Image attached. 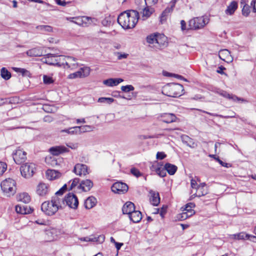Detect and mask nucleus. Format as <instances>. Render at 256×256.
<instances>
[{
    "label": "nucleus",
    "mask_w": 256,
    "mask_h": 256,
    "mask_svg": "<svg viewBox=\"0 0 256 256\" xmlns=\"http://www.w3.org/2000/svg\"><path fill=\"white\" fill-rule=\"evenodd\" d=\"M139 18L138 12L134 10H130L121 13L118 16V22L124 29L134 28Z\"/></svg>",
    "instance_id": "obj_1"
},
{
    "label": "nucleus",
    "mask_w": 256,
    "mask_h": 256,
    "mask_svg": "<svg viewBox=\"0 0 256 256\" xmlns=\"http://www.w3.org/2000/svg\"><path fill=\"white\" fill-rule=\"evenodd\" d=\"M62 208L60 198L56 196H52L50 201L44 202L41 206L42 210L48 216L54 214L59 209Z\"/></svg>",
    "instance_id": "obj_2"
},
{
    "label": "nucleus",
    "mask_w": 256,
    "mask_h": 256,
    "mask_svg": "<svg viewBox=\"0 0 256 256\" xmlns=\"http://www.w3.org/2000/svg\"><path fill=\"white\" fill-rule=\"evenodd\" d=\"M183 86L176 83L168 84L162 90V94L170 97H178L184 94Z\"/></svg>",
    "instance_id": "obj_3"
},
{
    "label": "nucleus",
    "mask_w": 256,
    "mask_h": 256,
    "mask_svg": "<svg viewBox=\"0 0 256 256\" xmlns=\"http://www.w3.org/2000/svg\"><path fill=\"white\" fill-rule=\"evenodd\" d=\"M36 165L33 162H26L22 164L20 167L21 174L26 178H31L36 172Z\"/></svg>",
    "instance_id": "obj_4"
},
{
    "label": "nucleus",
    "mask_w": 256,
    "mask_h": 256,
    "mask_svg": "<svg viewBox=\"0 0 256 256\" xmlns=\"http://www.w3.org/2000/svg\"><path fill=\"white\" fill-rule=\"evenodd\" d=\"M16 182L12 178L6 179L1 182V188L8 196L13 195L16 192Z\"/></svg>",
    "instance_id": "obj_5"
},
{
    "label": "nucleus",
    "mask_w": 256,
    "mask_h": 256,
    "mask_svg": "<svg viewBox=\"0 0 256 256\" xmlns=\"http://www.w3.org/2000/svg\"><path fill=\"white\" fill-rule=\"evenodd\" d=\"M208 22V19L204 16L194 18L189 20L188 26L190 30H198L203 28Z\"/></svg>",
    "instance_id": "obj_6"
},
{
    "label": "nucleus",
    "mask_w": 256,
    "mask_h": 256,
    "mask_svg": "<svg viewBox=\"0 0 256 256\" xmlns=\"http://www.w3.org/2000/svg\"><path fill=\"white\" fill-rule=\"evenodd\" d=\"M60 202L62 206L63 205H64L66 203V205L73 209H76L78 205V198L73 193L68 194L65 196L64 199L60 198Z\"/></svg>",
    "instance_id": "obj_7"
},
{
    "label": "nucleus",
    "mask_w": 256,
    "mask_h": 256,
    "mask_svg": "<svg viewBox=\"0 0 256 256\" xmlns=\"http://www.w3.org/2000/svg\"><path fill=\"white\" fill-rule=\"evenodd\" d=\"M90 68L88 66H84L81 68L79 70L70 74L68 76V78L70 79H74L76 78H82L88 76L90 73Z\"/></svg>",
    "instance_id": "obj_8"
},
{
    "label": "nucleus",
    "mask_w": 256,
    "mask_h": 256,
    "mask_svg": "<svg viewBox=\"0 0 256 256\" xmlns=\"http://www.w3.org/2000/svg\"><path fill=\"white\" fill-rule=\"evenodd\" d=\"M112 190L116 194H124L128 190V186L125 183L122 182H116L113 184Z\"/></svg>",
    "instance_id": "obj_9"
},
{
    "label": "nucleus",
    "mask_w": 256,
    "mask_h": 256,
    "mask_svg": "<svg viewBox=\"0 0 256 256\" xmlns=\"http://www.w3.org/2000/svg\"><path fill=\"white\" fill-rule=\"evenodd\" d=\"M26 153L22 150L18 149L13 154V158L15 162L20 164L24 162L26 159Z\"/></svg>",
    "instance_id": "obj_10"
},
{
    "label": "nucleus",
    "mask_w": 256,
    "mask_h": 256,
    "mask_svg": "<svg viewBox=\"0 0 256 256\" xmlns=\"http://www.w3.org/2000/svg\"><path fill=\"white\" fill-rule=\"evenodd\" d=\"M73 172L77 175L80 176H86L89 172H88V166L82 164H77L75 165Z\"/></svg>",
    "instance_id": "obj_11"
},
{
    "label": "nucleus",
    "mask_w": 256,
    "mask_h": 256,
    "mask_svg": "<svg viewBox=\"0 0 256 256\" xmlns=\"http://www.w3.org/2000/svg\"><path fill=\"white\" fill-rule=\"evenodd\" d=\"M48 186L44 182H40L36 188V192L40 196H46L48 194Z\"/></svg>",
    "instance_id": "obj_12"
},
{
    "label": "nucleus",
    "mask_w": 256,
    "mask_h": 256,
    "mask_svg": "<svg viewBox=\"0 0 256 256\" xmlns=\"http://www.w3.org/2000/svg\"><path fill=\"white\" fill-rule=\"evenodd\" d=\"M160 118L161 121L167 124L175 122L177 120V117L176 115L172 113L162 114L160 116Z\"/></svg>",
    "instance_id": "obj_13"
},
{
    "label": "nucleus",
    "mask_w": 256,
    "mask_h": 256,
    "mask_svg": "<svg viewBox=\"0 0 256 256\" xmlns=\"http://www.w3.org/2000/svg\"><path fill=\"white\" fill-rule=\"evenodd\" d=\"M218 56L222 60L228 63L231 62L233 60V58L230 54V52L226 49L220 50L219 52Z\"/></svg>",
    "instance_id": "obj_14"
},
{
    "label": "nucleus",
    "mask_w": 256,
    "mask_h": 256,
    "mask_svg": "<svg viewBox=\"0 0 256 256\" xmlns=\"http://www.w3.org/2000/svg\"><path fill=\"white\" fill-rule=\"evenodd\" d=\"M167 43L166 38L163 34H158L157 36L156 44L154 45V47L158 49H160L166 46Z\"/></svg>",
    "instance_id": "obj_15"
},
{
    "label": "nucleus",
    "mask_w": 256,
    "mask_h": 256,
    "mask_svg": "<svg viewBox=\"0 0 256 256\" xmlns=\"http://www.w3.org/2000/svg\"><path fill=\"white\" fill-rule=\"evenodd\" d=\"M93 186L92 182L88 179L82 180L78 186L79 189L82 190L84 192L89 191Z\"/></svg>",
    "instance_id": "obj_16"
},
{
    "label": "nucleus",
    "mask_w": 256,
    "mask_h": 256,
    "mask_svg": "<svg viewBox=\"0 0 256 256\" xmlns=\"http://www.w3.org/2000/svg\"><path fill=\"white\" fill-rule=\"evenodd\" d=\"M150 169L152 171L155 172L162 178L166 176V170H165L164 166L162 168L161 166H160L158 164H152L150 167Z\"/></svg>",
    "instance_id": "obj_17"
},
{
    "label": "nucleus",
    "mask_w": 256,
    "mask_h": 256,
    "mask_svg": "<svg viewBox=\"0 0 256 256\" xmlns=\"http://www.w3.org/2000/svg\"><path fill=\"white\" fill-rule=\"evenodd\" d=\"M50 152L52 154L58 156L62 152H68L69 150L64 146H60L50 148Z\"/></svg>",
    "instance_id": "obj_18"
},
{
    "label": "nucleus",
    "mask_w": 256,
    "mask_h": 256,
    "mask_svg": "<svg viewBox=\"0 0 256 256\" xmlns=\"http://www.w3.org/2000/svg\"><path fill=\"white\" fill-rule=\"evenodd\" d=\"M130 220L134 223H137L140 221L142 218V214L139 210H136L132 212L128 215Z\"/></svg>",
    "instance_id": "obj_19"
},
{
    "label": "nucleus",
    "mask_w": 256,
    "mask_h": 256,
    "mask_svg": "<svg viewBox=\"0 0 256 256\" xmlns=\"http://www.w3.org/2000/svg\"><path fill=\"white\" fill-rule=\"evenodd\" d=\"M16 210L17 213L26 214H30L32 210L28 206L18 204L16 206Z\"/></svg>",
    "instance_id": "obj_20"
},
{
    "label": "nucleus",
    "mask_w": 256,
    "mask_h": 256,
    "mask_svg": "<svg viewBox=\"0 0 256 256\" xmlns=\"http://www.w3.org/2000/svg\"><path fill=\"white\" fill-rule=\"evenodd\" d=\"M44 62L50 65L58 66L57 56L48 54L46 58H44Z\"/></svg>",
    "instance_id": "obj_21"
},
{
    "label": "nucleus",
    "mask_w": 256,
    "mask_h": 256,
    "mask_svg": "<svg viewBox=\"0 0 256 256\" xmlns=\"http://www.w3.org/2000/svg\"><path fill=\"white\" fill-rule=\"evenodd\" d=\"M124 80L121 78H110L103 81V84L108 86H114L118 85L122 82Z\"/></svg>",
    "instance_id": "obj_22"
},
{
    "label": "nucleus",
    "mask_w": 256,
    "mask_h": 256,
    "mask_svg": "<svg viewBox=\"0 0 256 256\" xmlns=\"http://www.w3.org/2000/svg\"><path fill=\"white\" fill-rule=\"evenodd\" d=\"M135 210L134 204L130 202H127L123 206L122 211L124 214H130Z\"/></svg>",
    "instance_id": "obj_23"
},
{
    "label": "nucleus",
    "mask_w": 256,
    "mask_h": 256,
    "mask_svg": "<svg viewBox=\"0 0 256 256\" xmlns=\"http://www.w3.org/2000/svg\"><path fill=\"white\" fill-rule=\"evenodd\" d=\"M76 59L72 56H67L66 65L68 68L71 70H75L78 67V64L76 62Z\"/></svg>",
    "instance_id": "obj_24"
},
{
    "label": "nucleus",
    "mask_w": 256,
    "mask_h": 256,
    "mask_svg": "<svg viewBox=\"0 0 256 256\" xmlns=\"http://www.w3.org/2000/svg\"><path fill=\"white\" fill-rule=\"evenodd\" d=\"M29 56H40L42 55V50L40 48H34L29 50L26 52Z\"/></svg>",
    "instance_id": "obj_25"
},
{
    "label": "nucleus",
    "mask_w": 256,
    "mask_h": 256,
    "mask_svg": "<svg viewBox=\"0 0 256 256\" xmlns=\"http://www.w3.org/2000/svg\"><path fill=\"white\" fill-rule=\"evenodd\" d=\"M176 2V0H173L171 7L166 8L165 10L162 12L160 18V22L162 24L163 22L166 20V18L168 14L172 12L173 8Z\"/></svg>",
    "instance_id": "obj_26"
},
{
    "label": "nucleus",
    "mask_w": 256,
    "mask_h": 256,
    "mask_svg": "<svg viewBox=\"0 0 256 256\" xmlns=\"http://www.w3.org/2000/svg\"><path fill=\"white\" fill-rule=\"evenodd\" d=\"M151 6H146V7L143 9L142 12L143 20L147 19L154 12V9Z\"/></svg>",
    "instance_id": "obj_27"
},
{
    "label": "nucleus",
    "mask_w": 256,
    "mask_h": 256,
    "mask_svg": "<svg viewBox=\"0 0 256 256\" xmlns=\"http://www.w3.org/2000/svg\"><path fill=\"white\" fill-rule=\"evenodd\" d=\"M60 173L57 170H48L46 172L47 178L50 180H53L59 178L60 176Z\"/></svg>",
    "instance_id": "obj_28"
},
{
    "label": "nucleus",
    "mask_w": 256,
    "mask_h": 256,
    "mask_svg": "<svg viewBox=\"0 0 256 256\" xmlns=\"http://www.w3.org/2000/svg\"><path fill=\"white\" fill-rule=\"evenodd\" d=\"M74 130H77L78 134H80L82 132L92 131L93 130L94 127L91 126L85 125L80 126H74Z\"/></svg>",
    "instance_id": "obj_29"
},
{
    "label": "nucleus",
    "mask_w": 256,
    "mask_h": 256,
    "mask_svg": "<svg viewBox=\"0 0 256 256\" xmlns=\"http://www.w3.org/2000/svg\"><path fill=\"white\" fill-rule=\"evenodd\" d=\"M238 8V3L236 2L233 1L228 6L225 12L227 14H232Z\"/></svg>",
    "instance_id": "obj_30"
},
{
    "label": "nucleus",
    "mask_w": 256,
    "mask_h": 256,
    "mask_svg": "<svg viewBox=\"0 0 256 256\" xmlns=\"http://www.w3.org/2000/svg\"><path fill=\"white\" fill-rule=\"evenodd\" d=\"M150 194H151V198H150V200L152 204L155 206H158L160 202L159 194L154 191H151Z\"/></svg>",
    "instance_id": "obj_31"
},
{
    "label": "nucleus",
    "mask_w": 256,
    "mask_h": 256,
    "mask_svg": "<svg viewBox=\"0 0 256 256\" xmlns=\"http://www.w3.org/2000/svg\"><path fill=\"white\" fill-rule=\"evenodd\" d=\"M96 200L94 196L88 197L84 202V206L87 209L93 208L96 204Z\"/></svg>",
    "instance_id": "obj_32"
},
{
    "label": "nucleus",
    "mask_w": 256,
    "mask_h": 256,
    "mask_svg": "<svg viewBox=\"0 0 256 256\" xmlns=\"http://www.w3.org/2000/svg\"><path fill=\"white\" fill-rule=\"evenodd\" d=\"M18 201L22 202L24 204L28 203L30 200V196L26 192L20 194L17 196Z\"/></svg>",
    "instance_id": "obj_33"
},
{
    "label": "nucleus",
    "mask_w": 256,
    "mask_h": 256,
    "mask_svg": "<svg viewBox=\"0 0 256 256\" xmlns=\"http://www.w3.org/2000/svg\"><path fill=\"white\" fill-rule=\"evenodd\" d=\"M164 168L165 170H166L167 172L170 175L174 174L178 169L176 166L170 163H166L164 165Z\"/></svg>",
    "instance_id": "obj_34"
},
{
    "label": "nucleus",
    "mask_w": 256,
    "mask_h": 256,
    "mask_svg": "<svg viewBox=\"0 0 256 256\" xmlns=\"http://www.w3.org/2000/svg\"><path fill=\"white\" fill-rule=\"evenodd\" d=\"M105 237L104 235H100L96 237L92 236L91 237H86V242H96L98 243H102L104 240Z\"/></svg>",
    "instance_id": "obj_35"
},
{
    "label": "nucleus",
    "mask_w": 256,
    "mask_h": 256,
    "mask_svg": "<svg viewBox=\"0 0 256 256\" xmlns=\"http://www.w3.org/2000/svg\"><path fill=\"white\" fill-rule=\"evenodd\" d=\"M220 95H222L223 96H224L225 98H228V99L232 100L234 101L238 100V101H241L242 102H247L246 100H244V99H243L242 98H238L236 96H234V95L230 94H228L226 92H222L220 94Z\"/></svg>",
    "instance_id": "obj_36"
},
{
    "label": "nucleus",
    "mask_w": 256,
    "mask_h": 256,
    "mask_svg": "<svg viewBox=\"0 0 256 256\" xmlns=\"http://www.w3.org/2000/svg\"><path fill=\"white\" fill-rule=\"evenodd\" d=\"M208 193V190L206 188L197 187L196 192L192 196L200 197L205 196Z\"/></svg>",
    "instance_id": "obj_37"
},
{
    "label": "nucleus",
    "mask_w": 256,
    "mask_h": 256,
    "mask_svg": "<svg viewBox=\"0 0 256 256\" xmlns=\"http://www.w3.org/2000/svg\"><path fill=\"white\" fill-rule=\"evenodd\" d=\"M182 140L183 143L186 144L190 148H194V142H193L192 140L188 136H182Z\"/></svg>",
    "instance_id": "obj_38"
},
{
    "label": "nucleus",
    "mask_w": 256,
    "mask_h": 256,
    "mask_svg": "<svg viewBox=\"0 0 256 256\" xmlns=\"http://www.w3.org/2000/svg\"><path fill=\"white\" fill-rule=\"evenodd\" d=\"M234 238L237 240H244L245 238L249 239L252 238L256 240V236L246 234L244 232H240L239 234H234Z\"/></svg>",
    "instance_id": "obj_39"
},
{
    "label": "nucleus",
    "mask_w": 256,
    "mask_h": 256,
    "mask_svg": "<svg viewBox=\"0 0 256 256\" xmlns=\"http://www.w3.org/2000/svg\"><path fill=\"white\" fill-rule=\"evenodd\" d=\"M36 29L41 32L42 33L44 34L46 32H51L52 30V28L50 26L47 25H41L36 27Z\"/></svg>",
    "instance_id": "obj_40"
},
{
    "label": "nucleus",
    "mask_w": 256,
    "mask_h": 256,
    "mask_svg": "<svg viewBox=\"0 0 256 256\" xmlns=\"http://www.w3.org/2000/svg\"><path fill=\"white\" fill-rule=\"evenodd\" d=\"M1 76L5 80H8L11 78L10 72L4 67L1 69Z\"/></svg>",
    "instance_id": "obj_41"
},
{
    "label": "nucleus",
    "mask_w": 256,
    "mask_h": 256,
    "mask_svg": "<svg viewBox=\"0 0 256 256\" xmlns=\"http://www.w3.org/2000/svg\"><path fill=\"white\" fill-rule=\"evenodd\" d=\"M157 34H152L146 37V41L150 44H152L154 46L156 44L157 40Z\"/></svg>",
    "instance_id": "obj_42"
},
{
    "label": "nucleus",
    "mask_w": 256,
    "mask_h": 256,
    "mask_svg": "<svg viewBox=\"0 0 256 256\" xmlns=\"http://www.w3.org/2000/svg\"><path fill=\"white\" fill-rule=\"evenodd\" d=\"M115 101V100L111 98H106V97H101L98 100V102L100 103H106L108 104H110L112 102H114Z\"/></svg>",
    "instance_id": "obj_43"
},
{
    "label": "nucleus",
    "mask_w": 256,
    "mask_h": 256,
    "mask_svg": "<svg viewBox=\"0 0 256 256\" xmlns=\"http://www.w3.org/2000/svg\"><path fill=\"white\" fill-rule=\"evenodd\" d=\"M58 60V66H62L66 65V62L67 60V56H57Z\"/></svg>",
    "instance_id": "obj_44"
},
{
    "label": "nucleus",
    "mask_w": 256,
    "mask_h": 256,
    "mask_svg": "<svg viewBox=\"0 0 256 256\" xmlns=\"http://www.w3.org/2000/svg\"><path fill=\"white\" fill-rule=\"evenodd\" d=\"M12 69L16 72L22 74V76H29L30 75V72L24 68L13 67Z\"/></svg>",
    "instance_id": "obj_45"
},
{
    "label": "nucleus",
    "mask_w": 256,
    "mask_h": 256,
    "mask_svg": "<svg viewBox=\"0 0 256 256\" xmlns=\"http://www.w3.org/2000/svg\"><path fill=\"white\" fill-rule=\"evenodd\" d=\"M56 230L54 229H52L48 230H47L46 232V234L48 236H51V238H50L49 240H53L56 238Z\"/></svg>",
    "instance_id": "obj_46"
},
{
    "label": "nucleus",
    "mask_w": 256,
    "mask_h": 256,
    "mask_svg": "<svg viewBox=\"0 0 256 256\" xmlns=\"http://www.w3.org/2000/svg\"><path fill=\"white\" fill-rule=\"evenodd\" d=\"M188 218V214L184 212L181 214H179L176 216V220H178L182 221Z\"/></svg>",
    "instance_id": "obj_47"
},
{
    "label": "nucleus",
    "mask_w": 256,
    "mask_h": 256,
    "mask_svg": "<svg viewBox=\"0 0 256 256\" xmlns=\"http://www.w3.org/2000/svg\"><path fill=\"white\" fill-rule=\"evenodd\" d=\"M44 82L46 84H50L54 82L52 77L44 75L43 76Z\"/></svg>",
    "instance_id": "obj_48"
},
{
    "label": "nucleus",
    "mask_w": 256,
    "mask_h": 256,
    "mask_svg": "<svg viewBox=\"0 0 256 256\" xmlns=\"http://www.w3.org/2000/svg\"><path fill=\"white\" fill-rule=\"evenodd\" d=\"M134 89V87L132 85H126L124 86H122L121 90L122 91L128 92L130 91H132Z\"/></svg>",
    "instance_id": "obj_49"
},
{
    "label": "nucleus",
    "mask_w": 256,
    "mask_h": 256,
    "mask_svg": "<svg viewBox=\"0 0 256 256\" xmlns=\"http://www.w3.org/2000/svg\"><path fill=\"white\" fill-rule=\"evenodd\" d=\"M250 12V6L248 4H244L242 10V14L245 16H248Z\"/></svg>",
    "instance_id": "obj_50"
},
{
    "label": "nucleus",
    "mask_w": 256,
    "mask_h": 256,
    "mask_svg": "<svg viewBox=\"0 0 256 256\" xmlns=\"http://www.w3.org/2000/svg\"><path fill=\"white\" fill-rule=\"evenodd\" d=\"M62 132H66L70 134H78L77 130H74V127L69 128L68 129L62 130Z\"/></svg>",
    "instance_id": "obj_51"
},
{
    "label": "nucleus",
    "mask_w": 256,
    "mask_h": 256,
    "mask_svg": "<svg viewBox=\"0 0 256 256\" xmlns=\"http://www.w3.org/2000/svg\"><path fill=\"white\" fill-rule=\"evenodd\" d=\"M130 172L136 178H138L142 175L139 170L135 168H132L130 169Z\"/></svg>",
    "instance_id": "obj_52"
},
{
    "label": "nucleus",
    "mask_w": 256,
    "mask_h": 256,
    "mask_svg": "<svg viewBox=\"0 0 256 256\" xmlns=\"http://www.w3.org/2000/svg\"><path fill=\"white\" fill-rule=\"evenodd\" d=\"M200 111L202 112H204V113H206L208 114H210V116H218V117H220V118H234V116H223L222 115H220V114H212V113H210V112H206V111H204V110H200Z\"/></svg>",
    "instance_id": "obj_53"
},
{
    "label": "nucleus",
    "mask_w": 256,
    "mask_h": 256,
    "mask_svg": "<svg viewBox=\"0 0 256 256\" xmlns=\"http://www.w3.org/2000/svg\"><path fill=\"white\" fill-rule=\"evenodd\" d=\"M7 168V165L5 162H0V176H2Z\"/></svg>",
    "instance_id": "obj_54"
},
{
    "label": "nucleus",
    "mask_w": 256,
    "mask_h": 256,
    "mask_svg": "<svg viewBox=\"0 0 256 256\" xmlns=\"http://www.w3.org/2000/svg\"><path fill=\"white\" fill-rule=\"evenodd\" d=\"M102 24L104 26H109L111 24L112 22L110 17H106L102 22Z\"/></svg>",
    "instance_id": "obj_55"
},
{
    "label": "nucleus",
    "mask_w": 256,
    "mask_h": 256,
    "mask_svg": "<svg viewBox=\"0 0 256 256\" xmlns=\"http://www.w3.org/2000/svg\"><path fill=\"white\" fill-rule=\"evenodd\" d=\"M67 190V186L65 184L60 190H59L58 192H56V195H62L64 192Z\"/></svg>",
    "instance_id": "obj_56"
},
{
    "label": "nucleus",
    "mask_w": 256,
    "mask_h": 256,
    "mask_svg": "<svg viewBox=\"0 0 256 256\" xmlns=\"http://www.w3.org/2000/svg\"><path fill=\"white\" fill-rule=\"evenodd\" d=\"M55 2L58 5L64 6L67 4L70 3V2H66L65 0H54Z\"/></svg>",
    "instance_id": "obj_57"
},
{
    "label": "nucleus",
    "mask_w": 256,
    "mask_h": 256,
    "mask_svg": "<svg viewBox=\"0 0 256 256\" xmlns=\"http://www.w3.org/2000/svg\"><path fill=\"white\" fill-rule=\"evenodd\" d=\"M190 185L192 189L196 190L198 186V185L197 184L196 180L194 178H192L190 180Z\"/></svg>",
    "instance_id": "obj_58"
},
{
    "label": "nucleus",
    "mask_w": 256,
    "mask_h": 256,
    "mask_svg": "<svg viewBox=\"0 0 256 256\" xmlns=\"http://www.w3.org/2000/svg\"><path fill=\"white\" fill-rule=\"evenodd\" d=\"M216 160L219 162V164L222 166L226 168H229L230 166V164L223 162L222 160H220L219 158H216Z\"/></svg>",
    "instance_id": "obj_59"
},
{
    "label": "nucleus",
    "mask_w": 256,
    "mask_h": 256,
    "mask_svg": "<svg viewBox=\"0 0 256 256\" xmlns=\"http://www.w3.org/2000/svg\"><path fill=\"white\" fill-rule=\"evenodd\" d=\"M146 6H153L158 2V0H144Z\"/></svg>",
    "instance_id": "obj_60"
},
{
    "label": "nucleus",
    "mask_w": 256,
    "mask_h": 256,
    "mask_svg": "<svg viewBox=\"0 0 256 256\" xmlns=\"http://www.w3.org/2000/svg\"><path fill=\"white\" fill-rule=\"evenodd\" d=\"M166 156V155L164 152H158L156 154V158L158 160H163Z\"/></svg>",
    "instance_id": "obj_61"
},
{
    "label": "nucleus",
    "mask_w": 256,
    "mask_h": 256,
    "mask_svg": "<svg viewBox=\"0 0 256 256\" xmlns=\"http://www.w3.org/2000/svg\"><path fill=\"white\" fill-rule=\"evenodd\" d=\"M80 182V179L78 178H75L72 180V183L70 186V189L72 190L74 187H75Z\"/></svg>",
    "instance_id": "obj_62"
},
{
    "label": "nucleus",
    "mask_w": 256,
    "mask_h": 256,
    "mask_svg": "<svg viewBox=\"0 0 256 256\" xmlns=\"http://www.w3.org/2000/svg\"><path fill=\"white\" fill-rule=\"evenodd\" d=\"M120 92L119 91H115L112 94V96L115 98H125L126 96H122L120 94Z\"/></svg>",
    "instance_id": "obj_63"
},
{
    "label": "nucleus",
    "mask_w": 256,
    "mask_h": 256,
    "mask_svg": "<svg viewBox=\"0 0 256 256\" xmlns=\"http://www.w3.org/2000/svg\"><path fill=\"white\" fill-rule=\"evenodd\" d=\"M115 54L118 55V60H122V58H126L128 56V54H121L119 52H116L115 53Z\"/></svg>",
    "instance_id": "obj_64"
}]
</instances>
